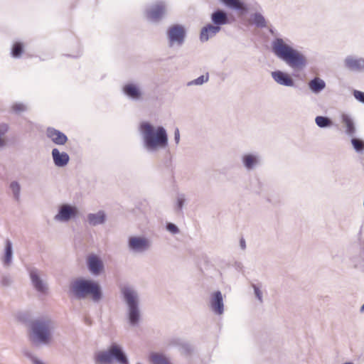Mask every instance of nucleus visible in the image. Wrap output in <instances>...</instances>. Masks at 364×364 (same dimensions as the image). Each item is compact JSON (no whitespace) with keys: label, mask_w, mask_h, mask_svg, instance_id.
<instances>
[{"label":"nucleus","mask_w":364,"mask_h":364,"mask_svg":"<svg viewBox=\"0 0 364 364\" xmlns=\"http://www.w3.org/2000/svg\"><path fill=\"white\" fill-rule=\"evenodd\" d=\"M274 54L294 70H302L308 64L306 55L293 47L288 38H275L272 42Z\"/></svg>","instance_id":"1"},{"label":"nucleus","mask_w":364,"mask_h":364,"mask_svg":"<svg viewBox=\"0 0 364 364\" xmlns=\"http://www.w3.org/2000/svg\"><path fill=\"white\" fill-rule=\"evenodd\" d=\"M139 132L144 148L149 152L156 151L168 145V134L162 126L155 127L149 122H142L139 124Z\"/></svg>","instance_id":"2"},{"label":"nucleus","mask_w":364,"mask_h":364,"mask_svg":"<svg viewBox=\"0 0 364 364\" xmlns=\"http://www.w3.org/2000/svg\"><path fill=\"white\" fill-rule=\"evenodd\" d=\"M55 327L54 321L48 317L32 320L29 324V341L37 347L50 345L53 341V332Z\"/></svg>","instance_id":"3"},{"label":"nucleus","mask_w":364,"mask_h":364,"mask_svg":"<svg viewBox=\"0 0 364 364\" xmlns=\"http://www.w3.org/2000/svg\"><path fill=\"white\" fill-rule=\"evenodd\" d=\"M70 292L77 300L90 298L94 303H99L103 298L100 284L92 279L79 277L70 284Z\"/></svg>","instance_id":"4"},{"label":"nucleus","mask_w":364,"mask_h":364,"mask_svg":"<svg viewBox=\"0 0 364 364\" xmlns=\"http://www.w3.org/2000/svg\"><path fill=\"white\" fill-rule=\"evenodd\" d=\"M119 289L122 300L126 306L129 323L132 326H136L141 317L139 293L134 287L129 284L121 286Z\"/></svg>","instance_id":"5"},{"label":"nucleus","mask_w":364,"mask_h":364,"mask_svg":"<svg viewBox=\"0 0 364 364\" xmlns=\"http://www.w3.org/2000/svg\"><path fill=\"white\" fill-rule=\"evenodd\" d=\"M93 360L95 364H112L115 360L119 364H129V360L122 348L114 343L102 350L95 353Z\"/></svg>","instance_id":"6"},{"label":"nucleus","mask_w":364,"mask_h":364,"mask_svg":"<svg viewBox=\"0 0 364 364\" xmlns=\"http://www.w3.org/2000/svg\"><path fill=\"white\" fill-rule=\"evenodd\" d=\"M152 246L151 240L144 235H131L127 239V250L133 255L148 252Z\"/></svg>","instance_id":"7"},{"label":"nucleus","mask_w":364,"mask_h":364,"mask_svg":"<svg viewBox=\"0 0 364 364\" xmlns=\"http://www.w3.org/2000/svg\"><path fill=\"white\" fill-rule=\"evenodd\" d=\"M28 272L33 288L39 294H48V284L46 275L41 270L36 267L29 268Z\"/></svg>","instance_id":"8"},{"label":"nucleus","mask_w":364,"mask_h":364,"mask_svg":"<svg viewBox=\"0 0 364 364\" xmlns=\"http://www.w3.org/2000/svg\"><path fill=\"white\" fill-rule=\"evenodd\" d=\"M79 215V210L76 205L63 203L58 207V211L54 216V220L58 222L67 223L75 219Z\"/></svg>","instance_id":"9"},{"label":"nucleus","mask_w":364,"mask_h":364,"mask_svg":"<svg viewBox=\"0 0 364 364\" xmlns=\"http://www.w3.org/2000/svg\"><path fill=\"white\" fill-rule=\"evenodd\" d=\"M167 38L169 47L181 46L186 38L184 27L178 24L171 26L167 31Z\"/></svg>","instance_id":"10"},{"label":"nucleus","mask_w":364,"mask_h":364,"mask_svg":"<svg viewBox=\"0 0 364 364\" xmlns=\"http://www.w3.org/2000/svg\"><path fill=\"white\" fill-rule=\"evenodd\" d=\"M208 306L213 314L222 316L225 312L224 296L220 291L210 294Z\"/></svg>","instance_id":"11"},{"label":"nucleus","mask_w":364,"mask_h":364,"mask_svg":"<svg viewBox=\"0 0 364 364\" xmlns=\"http://www.w3.org/2000/svg\"><path fill=\"white\" fill-rule=\"evenodd\" d=\"M166 14V5L164 2L159 1L152 5L146 11V17L151 22L159 21Z\"/></svg>","instance_id":"12"},{"label":"nucleus","mask_w":364,"mask_h":364,"mask_svg":"<svg viewBox=\"0 0 364 364\" xmlns=\"http://www.w3.org/2000/svg\"><path fill=\"white\" fill-rule=\"evenodd\" d=\"M241 162L245 170L250 171L262 164V157L257 152L245 153L241 156Z\"/></svg>","instance_id":"13"},{"label":"nucleus","mask_w":364,"mask_h":364,"mask_svg":"<svg viewBox=\"0 0 364 364\" xmlns=\"http://www.w3.org/2000/svg\"><path fill=\"white\" fill-rule=\"evenodd\" d=\"M87 266L89 272L94 276H99L104 271V263L96 255H90L87 258Z\"/></svg>","instance_id":"14"},{"label":"nucleus","mask_w":364,"mask_h":364,"mask_svg":"<svg viewBox=\"0 0 364 364\" xmlns=\"http://www.w3.org/2000/svg\"><path fill=\"white\" fill-rule=\"evenodd\" d=\"M122 90L124 94L134 101H141L143 100V92L136 84L127 83L124 85Z\"/></svg>","instance_id":"15"},{"label":"nucleus","mask_w":364,"mask_h":364,"mask_svg":"<svg viewBox=\"0 0 364 364\" xmlns=\"http://www.w3.org/2000/svg\"><path fill=\"white\" fill-rule=\"evenodd\" d=\"M13 244L10 240L6 239L4 242V248L1 257V261L4 267H10L13 263Z\"/></svg>","instance_id":"16"},{"label":"nucleus","mask_w":364,"mask_h":364,"mask_svg":"<svg viewBox=\"0 0 364 364\" xmlns=\"http://www.w3.org/2000/svg\"><path fill=\"white\" fill-rule=\"evenodd\" d=\"M272 77L279 85L286 87H294V82L293 79L286 73L281 70L272 72Z\"/></svg>","instance_id":"17"},{"label":"nucleus","mask_w":364,"mask_h":364,"mask_svg":"<svg viewBox=\"0 0 364 364\" xmlns=\"http://www.w3.org/2000/svg\"><path fill=\"white\" fill-rule=\"evenodd\" d=\"M221 30V28L214 24H208L203 27L200 33V40L201 42H206L210 38L214 37Z\"/></svg>","instance_id":"18"},{"label":"nucleus","mask_w":364,"mask_h":364,"mask_svg":"<svg viewBox=\"0 0 364 364\" xmlns=\"http://www.w3.org/2000/svg\"><path fill=\"white\" fill-rule=\"evenodd\" d=\"M46 134L57 145H64L68 141V137L65 134L52 127L47 129Z\"/></svg>","instance_id":"19"},{"label":"nucleus","mask_w":364,"mask_h":364,"mask_svg":"<svg viewBox=\"0 0 364 364\" xmlns=\"http://www.w3.org/2000/svg\"><path fill=\"white\" fill-rule=\"evenodd\" d=\"M51 154L53 163L58 167L65 166L70 161L69 155L66 152H60L57 148L52 150Z\"/></svg>","instance_id":"20"},{"label":"nucleus","mask_w":364,"mask_h":364,"mask_svg":"<svg viewBox=\"0 0 364 364\" xmlns=\"http://www.w3.org/2000/svg\"><path fill=\"white\" fill-rule=\"evenodd\" d=\"M211 21L215 26H220L229 23L228 14L220 9H218L211 14Z\"/></svg>","instance_id":"21"},{"label":"nucleus","mask_w":364,"mask_h":364,"mask_svg":"<svg viewBox=\"0 0 364 364\" xmlns=\"http://www.w3.org/2000/svg\"><path fill=\"white\" fill-rule=\"evenodd\" d=\"M87 222L92 226L102 225L106 220V214L103 210L95 213H89L87 216Z\"/></svg>","instance_id":"22"},{"label":"nucleus","mask_w":364,"mask_h":364,"mask_svg":"<svg viewBox=\"0 0 364 364\" xmlns=\"http://www.w3.org/2000/svg\"><path fill=\"white\" fill-rule=\"evenodd\" d=\"M344 65L351 71H361V58L348 55L344 60Z\"/></svg>","instance_id":"23"},{"label":"nucleus","mask_w":364,"mask_h":364,"mask_svg":"<svg viewBox=\"0 0 364 364\" xmlns=\"http://www.w3.org/2000/svg\"><path fill=\"white\" fill-rule=\"evenodd\" d=\"M341 122L346 128V134L349 136H353L355 133V127L352 118L346 114H343L341 116Z\"/></svg>","instance_id":"24"},{"label":"nucleus","mask_w":364,"mask_h":364,"mask_svg":"<svg viewBox=\"0 0 364 364\" xmlns=\"http://www.w3.org/2000/svg\"><path fill=\"white\" fill-rule=\"evenodd\" d=\"M309 87L314 93L317 94L325 88L326 83L322 79L315 77L309 82Z\"/></svg>","instance_id":"25"},{"label":"nucleus","mask_w":364,"mask_h":364,"mask_svg":"<svg viewBox=\"0 0 364 364\" xmlns=\"http://www.w3.org/2000/svg\"><path fill=\"white\" fill-rule=\"evenodd\" d=\"M227 6L238 11H246L245 4L240 0H220Z\"/></svg>","instance_id":"26"},{"label":"nucleus","mask_w":364,"mask_h":364,"mask_svg":"<svg viewBox=\"0 0 364 364\" xmlns=\"http://www.w3.org/2000/svg\"><path fill=\"white\" fill-rule=\"evenodd\" d=\"M152 364H171L169 359L163 354L152 353L150 355Z\"/></svg>","instance_id":"27"},{"label":"nucleus","mask_w":364,"mask_h":364,"mask_svg":"<svg viewBox=\"0 0 364 364\" xmlns=\"http://www.w3.org/2000/svg\"><path fill=\"white\" fill-rule=\"evenodd\" d=\"M252 23L258 28L267 27V21L260 13H255L252 15Z\"/></svg>","instance_id":"28"},{"label":"nucleus","mask_w":364,"mask_h":364,"mask_svg":"<svg viewBox=\"0 0 364 364\" xmlns=\"http://www.w3.org/2000/svg\"><path fill=\"white\" fill-rule=\"evenodd\" d=\"M316 125L320 128H327L332 125V121L327 117L317 116L315 118Z\"/></svg>","instance_id":"29"},{"label":"nucleus","mask_w":364,"mask_h":364,"mask_svg":"<svg viewBox=\"0 0 364 364\" xmlns=\"http://www.w3.org/2000/svg\"><path fill=\"white\" fill-rule=\"evenodd\" d=\"M209 80V74L208 73H206L205 75H202L200 77H197L196 79H194L193 80H191L187 82V86H194V85H202L204 83L207 82Z\"/></svg>","instance_id":"30"},{"label":"nucleus","mask_w":364,"mask_h":364,"mask_svg":"<svg viewBox=\"0 0 364 364\" xmlns=\"http://www.w3.org/2000/svg\"><path fill=\"white\" fill-rule=\"evenodd\" d=\"M10 189L12 191L14 198L15 200H18L20 198L21 186L17 181H12L9 186Z\"/></svg>","instance_id":"31"},{"label":"nucleus","mask_w":364,"mask_h":364,"mask_svg":"<svg viewBox=\"0 0 364 364\" xmlns=\"http://www.w3.org/2000/svg\"><path fill=\"white\" fill-rule=\"evenodd\" d=\"M186 198L184 193H178L176 196V211L181 213L183 208V206L186 203Z\"/></svg>","instance_id":"32"},{"label":"nucleus","mask_w":364,"mask_h":364,"mask_svg":"<svg viewBox=\"0 0 364 364\" xmlns=\"http://www.w3.org/2000/svg\"><path fill=\"white\" fill-rule=\"evenodd\" d=\"M352 145L358 153H361L364 151V141L357 138H353L351 139Z\"/></svg>","instance_id":"33"},{"label":"nucleus","mask_w":364,"mask_h":364,"mask_svg":"<svg viewBox=\"0 0 364 364\" xmlns=\"http://www.w3.org/2000/svg\"><path fill=\"white\" fill-rule=\"evenodd\" d=\"M8 131V126L6 124H0V148L6 144V141L4 138L5 134Z\"/></svg>","instance_id":"34"},{"label":"nucleus","mask_w":364,"mask_h":364,"mask_svg":"<svg viewBox=\"0 0 364 364\" xmlns=\"http://www.w3.org/2000/svg\"><path fill=\"white\" fill-rule=\"evenodd\" d=\"M22 50H23L22 44L20 43H16L12 48V51H11L12 56L14 58L19 57L22 53Z\"/></svg>","instance_id":"35"},{"label":"nucleus","mask_w":364,"mask_h":364,"mask_svg":"<svg viewBox=\"0 0 364 364\" xmlns=\"http://www.w3.org/2000/svg\"><path fill=\"white\" fill-rule=\"evenodd\" d=\"M166 229L172 235H176L180 232L179 228L172 223H168L166 225Z\"/></svg>","instance_id":"36"},{"label":"nucleus","mask_w":364,"mask_h":364,"mask_svg":"<svg viewBox=\"0 0 364 364\" xmlns=\"http://www.w3.org/2000/svg\"><path fill=\"white\" fill-rule=\"evenodd\" d=\"M13 111L16 113H21L26 110V106L22 103H16L12 107Z\"/></svg>","instance_id":"37"},{"label":"nucleus","mask_w":364,"mask_h":364,"mask_svg":"<svg viewBox=\"0 0 364 364\" xmlns=\"http://www.w3.org/2000/svg\"><path fill=\"white\" fill-rule=\"evenodd\" d=\"M252 288L254 289V293L256 296V298L259 300L260 303L263 302V298H262V292L260 290V289L257 287L255 284H252Z\"/></svg>","instance_id":"38"},{"label":"nucleus","mask_w":364,"mask_h":364,"mask_svg":"<svg viewBox=\"0 0 364 364\" xmlns=\"http://www.w3.org/2000/svg\"><path fill=\"white\" fill-rule=\"evenodd\" d=\"M26 355L31 360L33 364H46L31 353H26Z\"/></svg>","instance_id":"39"},{"label":"nucleus","mask_w":364,"mask_h":364,"mask_svg":"<svg viewBox=\"0 0 364 364\" xmlns=\"http://www.w3.org/2000/svg\"><path fill=\"white\" fill-rule=\"evenodd\" d=\"M13 280L9 275L3 276L1 279V284L5 287H8L11 284Z\"/></svg>","instance_id":"40"},{"label":"nucleus","mask_w":364,"mask_h":364,"mask_svg":"<svg viewBox=\"0 0 364 364\" xmlns=\"http://www.w3.org/2000/svg\"><path fill=\"white\" fill-rule=\"evenodd\" d=\"M353 95L356 100L364 103V92L358 90H355L353 92Z\"/></svg>","instance_id":"41"},{"label":"nucleus","mask_w":364,"mask_h":364,"mask_svg":"<svg viewBox=\"0 0 364 364\" xmlns=\"http://www.w3.org/2000/svg\"><path fill=\"white\" fill-rule=\"evenodd\" d=\"M181 350L183 353L188 354L193 350V348L190 344L185 343L182 345Z\"/></svg>","instance_id":"42"},{"label":"nucleus","mask_w":364,"mask_h":364,"mask_svg":"<svg viewBox=\"0 0 364 364\" xmlns=\"http://www.w3.org/2000/svg\"><path fill=\"white\" fill-rule=\"evenodd\" d=\"M174 141L176 144H178L180 141V132L178 128H176L174 131Z\"/></svg>","instance_id":"43"},{"label":"nucleus","mask_w":364,"mask_h":364,"mask_svg":"<svg viewBox=\"0 0 364 364\" xmlns=\"http://www.w3.org/2000/svg\"><path fill=\"white\" fill-rule=\"evenodd\" d=\"M240 246L241 249L245 250L246 248V242L244 238H241L240 240Z\"/></svg>","instance_id":"44"},{"label":"nucleus","mask_w":364,"mask_h":364,"mask_svg":"<svg viewBox=\"0 0 364 364\" xmlns=\"http://www.w3.org/2000/svg\"><path fill=\"white\" fill-rule=\"evenodd\" d=\"M361 71H364V58H361Z\"/></svg>","instance_id":"45"},{"label":"nucleus","mask_w":364,"mask_h":364,"mask_svg":"<svg viewBox=\"0 0 364 364\" xmlns=\"http://www.w3.org/2000/svg\"><path fill=\"white\" fill-rule=\"evenodd\" d=\"M360 311L361 313L364 312V304L360 307Z\"/></svg>","instance_id":"46"},{"label":"nucleus","mask_w":364,"mask_h":364,"mask_svg":"<svg viewBox=\"0 0 364 364\" xmlns=\"http://www.w3.org/2000/svg\"><path fill=\"white\" fill-rule=\"evenodd\" d=\"M0 364H1V363H0Z\"/></svg>","instance_id":"47"}]
</instances>
